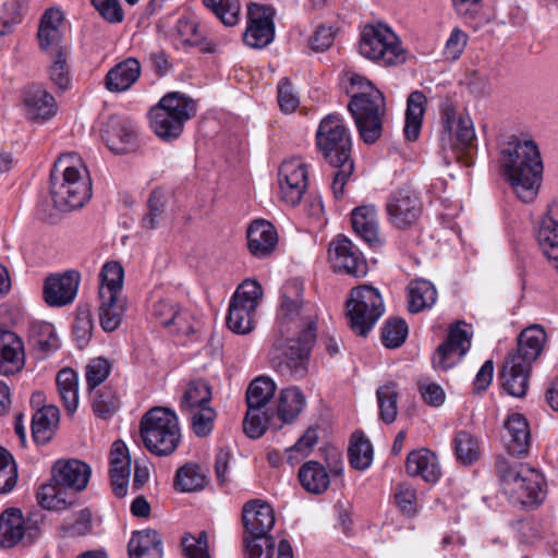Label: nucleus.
<instances>
[{
  "instance_id": "nucleus-1",
  "label": "nucleus",
  "mask_w": 558,
  "mask_h": 558,
  "mask_svg": "<svg viewBox=\"0 0 558 558\" xmlns=\"http://www.w3.org/2000/svg\"><path fill=\"white\" fill-rule=\"evenodd\" d=\"M303 286L287 282L278 315V336L271 350V362L277 371L294 379L308 372L312 348L316 340V315L303 303Z\"/></svg>"
},
{
  "instance_id": "nucleus-2",
  "label": "nucleus",
  "mask_w": 558,
  "mask_h": 558,
  "mask_svg": "<svg viewBox=\"0 0 558 558\" xmlns=\"http://www.w3.org/2000/svg\"><path fill=\"white\" fill-rule=\"evenodd\" d=\"M498 148V163L505 180L522 202H532L538 193L544 170L537 144L527 134H506Z\"/></svg>"
},
{
  "instance_id": "nucleus-3",
  "label": "nucleus",
  "mask_w": 558,
  "mask_h": 558,
  "mask_svg": "<svg viewBox=\"0 0 558 558\" xmlns=\"http://www.w3.org/2000/svg\"><path fill=\"white\" fill-rule=\"evenodd\" d=\"M316 146L323 158L337 169L331 190L336 198H341L353 173L354 162L351 157V134L340 114L329 113L322 119L316 132Z\"/></svg>"
},
{
  "instance_id": "nucleus-4",
  "label": "nucleus",
  "mask_w": 558,
  "mask_h": 558,
  "mask_svg": "<svg viewBox=\"0 0 558 558\" xmlns=\"http://www.w3.org/2000/svg\"><path fill=\"white\" fill-rule=\"evenodd\" d=\"M347 94L350 96L348 110L354 119L361 138L366 144H374L383 132L384 95L359 74L351 75Z\"/></svg>"
},
{
  "instance_id": "nucleus-5",
  "label": "nucleus",
  "mask_w": 558,
  "mask_h": 558,
  "mask_svg": "<svg viewBox=\"0 0 558 558\" xmlns=\"http://www.w3.org/2000/svg\"><path fill=\"white\" fill-rule=\"evenodd\" d=\"M243 543L247 558H274L277 550L269 532L275 525L274 509L265 501H247L242 510Z\"/></svg>"
},
{
  "instance_id": "nucleus-6",
  "label": "nucleus",
  "mask_w": 558,
  "mask_h": 558,
  "mask_svg": "<svg viewBox=\"0 0 558 558\" xmlns=\"http://www.w3.org/2000/svg\"><path fill=\"white\" fill-rule=\"evenodd\" d=\"M140 433L145 448L158 457L172 454L181 441L178 416L163 407H155L143 415Z\"/></svg>"
},
{
  "instance_id": "nucleus-7",
  "label": "nucleus",
  "mask_w": 558,
  "mask_h": 558,
  "mask_svg": "<svg viewBox=\"0 0 558 558\" xmlns=\"http://www.w3.org/2000/svg\"><path fill=\"white\" fill-rule=\"evenodd\" d=\"M195 114V101L179 92L166 94L148 113L151 130L163 142L178 140Z\"/></svg>"
},
{
  "instance_id": "nucleus-8",
  "label": "nucleus",
  "mask_w": 558,
  "mask_h": 558,
  "mask_svg": "<svg viewBox=\"0 0 558 558\" xmlns=\"http://www.w3.org/2000/svg\"><path fill=\"white\" fill-rule=\"evenodd\" d=\"M496 470L504 493L513 504L524 507L542 502V474L523 463H511L505 457L496 461Z\"/></svg>"
},
{
  "instance_id": "nucleus-9",
  "label": "nucleus",
  "mask_w": 558,
  "mask_h": 558,
  "mask_svg": "<svg viewBox=\"0 0 558 558\" xmlns=\"http://www.w3.org/2000/svg\"><path fill=\"white\" fill-rule=\"evenodd\" d=\"M63 20V13L51 8L41 16L37 32L39 48L45 52L51 49L49 77L53 85L62 92L66 90L70 85L68 53L65 47L60 46L64 38V33L60 29Z\"/></svg>"
},
{
  "instance_id": "nucleus-10",
  "label": "nucleus",
  "mask_w": 558,
  "mask_h": 558,
  "mask_svg": "<svg viewBox=\"0 0 558 558\" xmlns=\"http://www.w3.org/2000/svg\"><path fill=\"white\" fill-rule=\"evenodd\" d=\"M440 116L444 128L440 135L442 146L449 145L458 161L465 167H471L476 150V135L472 119L464 113L458 114L457 107L450 99L441 102Z\"/></svg>"
},
{
  "instance_id": "nucleus-11",
  "label": "nucleus",
  "mask_w": 558,
  "mask_h": 558,
  "mask_svg": "<svg viewBox=\"0 0 558 558\" xmlns=\"http://www.w3.org/2000/svg\"><path fill=\"white\" fill-rule=\"evenodd\" d=\"M360 53L384 66H396L407 60L400 38L386 25H366L362 31Z\"/></svg>"
},
{
  "instance_id": "nucleus-12",
  "label": "nucleus",
  "mask_w": 558,
  "mask_h": 558,
  "mask_svg": "<svg viewBox=\"0 0 558 558\" xmlns=\"http://www.w3.org/2000/svg\"><path fill=\"white\" fill-rule=\"evenodd\" d=\"M276 389L275 381L267 376L257 377L250 384L245 398L247 411L243 420V430L250 438L262 437L270 425L271 415L266 407Z\"/></svg>"
},
{
  "instance_id": "nucleus-13",
  "label": "nucleus",
  "mask_w": 558,
  "mask_h": 558,
  "mask_svg": "<svg viewBox=\"0 0 558 558\" xmlns=\"http://www.w3.org/2000/svg\"><path fill=\"white\" fill-rule=\"evenodd\" d=\"M347 312L352 331L366 337L384 313L381 295L371 286L354 288L347 301Z\"/></svg>"
},
{
  "instance_id": "nucleus-14",
  "label": "nucleus",
  "mask_w": 558,
  "mask_h": 558,
  "mask_svg": "<svg viewBox=\"0 0 558 558\" xmlns=\"http://www.w3.org/2000/svg\"><path fill=\"white\" fill-rule=\"evenodd\" d=\"M263 298L262 286L256 280H244L233 294L227 316V326L235 333H247L254 328L253 317Z\"/></svg>"
},
{
  "instance_id": "nucleus-15",
  "label": "nucleus",
  "mask_w": 558,
  "mask_h": 558,
  "mask_svg": "<svg viewBox=\"0 0 558 558\" xmlns=\"http://www.w3.org/2000/svg\"><path fill=\"white\" fill-rule=\"evenodd\" d=\"M43 523L44 514L40 511L33 512L24 519L20 509H7L0 515V545L12 548L20 542L33 544L41 534Z\"/></svg>"
},
{
  "instance_id": "nucleus-16",
  "label": "nucleus",
  "mask_w": 558,
  "mask_h": 558,
  "mask_svg": "<svg viewBox=\"0 0 558 558\" xmlns=\"http://www.w3.org/2000/svg\"><path fill=\"white\" fill-rule=\"evenodd\" d=\"M37 505L50 512L70 508V459H60L51 468L50 477L35 493Z\"/></svg>"
},
{
  "instance_id": "nucleus-17",
  "label": "nucleus",
  "mask_w": 558,
  "mask_h": 558,
  "mask_svg": "<svg viewBox=\"0 0 558 558\" xmlns=\"http://www.w3.org/2000/svg\"><path fill=\"white\" fill-rule=\"evenodd\" d=\"M105 145L116 155L135 151L138 146V128L136 122L122 114L108 117L100 128Z\"/></svg>"
},
{
  "instance_id": "nucleus-18",
  "label": "nucleus",
  "mask_w": 558,
  "mask_h": 558,
  "mask_svg": "<svg viewBox=\"0 0 558 558\" xmlns=\"http://www.w3.org/2000/svg\"><path fill=\"white\" fill-rule=\"evenodd\" d=\"M275 9L267 4L251 3L247 7V26L244 43L256 49L267 47L275 38Z\"/></svg>"
},
{
  "instance_id": "nucleus-19",
  "label": "nucleus",
  "mask_w": 558,
  "mask_h": 558,
  "mask_svg": "<svg viewBox=\"0 0 558 558\" xmlns=\"http://www.w3.org/2000/svg\"><path fill=\"white\" fill-rule=\"evenodd\" d=\"M329 255L336 272L363 278L368 271L367 262L362 252L344 235H338L331 241Z\"/></svg>"
},
{
  "instance_id": "nucleus-20",
  "label": "nucleus",
  "mask_w": 558,
  "mask_h": 558,
  "mask_svg": "<svg viewBox=\"0 0 558 558\" xmlns=\"http://www.w3.org/2000/svg\"><path fill=\"white\" fill-rule=\"evenodd\" d=\"M50 195L53 210L45 215L44 219L56 223L70 208V154L68 153L61 154L51 169Z\"/></svg>"
},
{
  "instance_id": "nucleus-21",
  "label": "nucleus",
  "mask_w": 558,
  "mask_h": 558,
  "mask_svg": "<svg viewBox=\"0 0 558 558\" xmlns=\"http://www.w3.org/2000/svg\"><path fill=\"white\" fill-rule=\"evenodd\" d=\"M307 167L299 158L281 163L279 168V185L281 199L290 206L298 205L307 187Z\"/></svg>"
},
{
  "instance_id": "nucleus-22",
  "label": "nucleus",
  "mask_w": 558,
  "mask_h": 558,
  "mask_svg": "<svg viewBox=\"0 0 558 558\" xmlns=\"http://www.w3.org/2000/svg\"><path fill=\"white\" fill-rule=\"evenodd\" d=\"M470 345L468 331L460 324L452 325L446 340L437 347L433 355V367L440 371L453 367L466 354Z\"/></svg>"
},
{
  "instance_id": "nucleus-23",
  "label": "nucleus",
  "mask_w": 558,
  "mask_h": 558,
  "mask_svg": "<svg viewBox=\"0 0 558 558\" xmlns=\"http://www.w3.org/2000/svg\"><path fill=\"white\" fill-rule=\"evenodd\" d=\"M386 210L390 222L398 229L412 226L422 213L417 195L410 189H400L389 196Z\"/></svg>"
},
{
  "instance_id": "nucleus-24",
  "label": "nucleus",
  "mask_w": 558,
  "mask_h": 558,
  "mask_svg": "<svg viewBox=\"0 0 558 558\" xmlns=\"http://www.w3.org/2000/svg\"><path fill=\"white\" fill-rule=\"evenodd\" d=\"M22 105L26 117L33 121L48 120L57 112L53 96L37 83L23 88Z\"/></svg>"
},
{
  "instance_id": "nucleus-25",
  "label": "nucleus",
  "mask_w": 558,
  "mask_h": 558,
  "mask_svg": "<svg viewBox=\"0 0 558 558\" xmlns=\"http://www.w3.org/2000/svg\"><path fill=\"white\" fill-rule=\"evenodd\" d=\"M153 316L160 325L172 328L177 333L190 335L194 331L193 315L171 300L156 302L153 306Z\"/></svg>"
},
{
  "instance_id": "nucleus-26",
  "label": "nucleus",
  "mask_w": 558,
  "mask_h": 558,
  "mask_svg": "<svg viewBox=\"0 0 558 558\" xmlns=\"http://www.w3.org/2000/svg\"><path fill=\"white\" fill-rule=\"evenodd\" d=\"M25 365L23 340L13 331L0 328V374L14 375Z\"/></svg>"
},
{
  "instance_id": "nucleus-27",
  "label": "nucleus",
  "mask_w": 558,
  "mask_h": 558,
  "mask_svg": "<svg viewBox=\"0 0 558 558\" xmlns=\"http://www.w3.org/2000/svg\"><path fill=\"white\" fill-rule=\"evenodd\" d=\"M247 247L252 255L265 258L272 254L278 243V233L272 223L255 220L246 232Z\"/></svg>"
},
{
  "instance_id": "nucleus-28",
  "label": "nucleus",
  "mask_w": 558,
  "mask_h": 558,
  "mask_svg": "<svg viewBox=\"0 0 558 558\" xmlns=\"http://www.w3.org/2000/svg\"><path fill=\"white\" fill-rule=\"evenodd\" d=\"M546 339L547 335L542 326H530L519 335L517 350L509 353L508 357L532 366L541 355Z\"/></svg>"
},
{
  "instance_id": "nucleus-29",
  "label": "nucleus",
  "mask_w": 558,
  "mask_h": 558,
  "mask_svg": "<svg viewBox=\"0 0 558 558\" xmlns=\"http://www.w3.org/2000/svg\"><path fill=\"white\" fill-rule=\"evenodd\" d=\"M506 448L511 456H524L531 445V433L526 418L520 413H513L505 422Z\"/></svg>"
},
{
  "instance_id": "nucleus-30",
  "label": "nucleus",
  "mask_w": 558,
  "mask_h": 558,
  "mask_svg": "<svg viewBox=\"0 0 558 558\" xmlns=\"http://www.w3.org/2000/svg\"><path fill=\"white\" fill-rule=\"evenodd\" d=\"M352 228L372 247L381 245L378 216L373 205L359 206L351 214Z\"/></svg>"
},
{
  "instance_id": "nucleus-31",
  "label": "nucleus",
  "mask_w": 558,
  "mask_h": 558,
  "mask_svg": "<svg viewBox=\"0 0 558 558\" xmlns=\"http://www.w3.org/2000/svg\"><path fill=\"white\" fill-rule=\"evenodd\" d=\"M532 366L507 356L500 371V380L504 389L511 396L521 398L529 388Z\"/></svg>"
},
{
  "instance_id": "nucleus-32",
  "label": "nucleus",
  "mask_w": 558,
  "mask_h": 558,
  "mask_svg": "<svg viewBox=\"0 0 558 558\" xmlns=\"http://www.w3.org/2000/svg\"><path fill=\"white\" fill-rule=\"evenodd\" d=\"M405 471L410 476H420L426 483H436L441 474L436 454L426 448L408 454Z\"/></svg>"
},
{
  "instance_id": "nucleus-33",
  "label": "nucleus",
  "mask_w": 558,
  "mask_h": 558,
  "mask_svg": "<svg viewBox=\"0 0 558 558\" xmlns=\"http://www.w3.org/2000/svg\"><path fill=\"white\" fill-rule=\"evenodd\" d=\"M141 63L136 58H126L110 69L105 77L108 90L121 93L130 89L140 78Z\"/></svg>"
},
{
  "instance_id": "nucleus-34",
  "label": "nucleus",
  "mask_w": 558,
  "mask_h": 558,
  "mask_svg": "<svg viewBox=\"0 0 558 558\" xmlns=\"http://www.w3.org/2000/svg\"><path fill=\"white\" fill-rule=\"evenodd\" d=\"M92 196L90 173L82 158L72 153V210L83 208Z\"/></svg>"
},
{
  "instance_id": "nucleus-35",
  "label": "nucleus",
  "mask_w": 558,
  "mask_h": 558,
  "mask_svg": "<svg viewBox=\"0 0 558 558\" xmlns=\"http://www.w3.org/2000/svg\"><path fill=\"white\" fill-rule=\"evenodd\" d=\"M426 105L427 98L421 90L412 92L407 99L403 134L409 142H415L420 136Z\"/></svg>"
},
{
  "instance_id": "nucleus-36",
  "label": "nucleus",
  "mask_w": 558,
  "mask_h": 558,
  "mask_svg": "<svg viewBox=\"0 0 558 558\" xmlns=\"http://www.w3.org/2000/svg\"><path fill=\"white\" fill-rule=\"evenodd\" d=\"M59 409L52 404L39 408L32 420L33 439L38 445L47 444L59 424Z\"/></svg>"
},
{
  "instance_id": "nucleus-37",
  "label": "nucleus",
  "mask_w": 558,
  "mask_h": 558,
  "mask_svg": "<svg viewBox=\"0 0 558 558\" xmlns=\"http://www.w3.org/2000/svg\"><path fill=\"white\" fill-rule=\"evenodd\" d=\"M28 342L40 357L51 354L60 347L53 325L47 322H33L29 325Z\"/></svg>"
},
{
  "instance_id": "nucleus-38",
  "label": "nucleus",
  "mask_w": 558,
  "mask_h": 558,
  "mask_svg": "<svg viewBox=\"0 0 558 558\" xmlns=\"http://www.w3.org/2000/svg\"><path fill=\"white\" fill-rule=\"evenodd\" d=\"M299 481L302 487L311 494L320 495L325 493L330 484L329 473L318 461H307L299 470Z\"/></svg>"
},
{
  "instance_id": "nucleus-39",
  "label": "nucleus",
  "mask_w": 558,
  "mask_h": 558,
  "mask_svg": "<svg viewBox=\"0 0 558 558\" xmlns=\"http://www.w3.org/2000/svg\"><path fill=\"white\" fill-rule=\"evenodd\" d=\"M99 298V324L104 331L112 332L122 323L126 305L121 296L98 295Z\"/></svg>"
},
{
  "instance_id": "nucleus-40",
  "label": "nucleus",
  "mask_w": 558,
  "mask_h": 558,
  "mask_svg": "<svg viewBox=\"0 0 558 558\" xmlns=\"http://www.w3.org/2000/svg\"><path fill=\"white\" fill-rule=\"evenodd\" d=\"M43 295L51 307H61L70 303V270L48 276L44 283Z\"/></svg>"
},
{
  "instance_id": "nucleus-41",
  "label": "nucleus",
  "mask_w": 558,
  "mask_h": 558,
  "mask_svg": "<svg viewBox=\"0 0 558 558\" xmlns=\"http://www.w3.org/2000/svg\"><path fill=\"white\" fill-rule=\"evenodd\" d=\"M170 38L177 46L183 48L198 47L203 45L204 36L198 29V23L192 15L178 17L169 31Z\"/></svg>"
},
{
  "instance_id": "nucleus-42",
  "label": "nucleus",
  "mask_w": 558,
  "mask_h": 558,
  "mask_svg": "<svg viewBox=\"0 0 558 558\" xmlns=\"http://www.w3.org/2000/svg\"><path fill=\"white\" fill-rule=\"evenodd\" d=\"M208 484L206 470L195 463H186L175 472L173 485L178 492L194 493L203 490Z\"/></svg>"
},
{
  "instance_id": "nucleus-43",
  "label": "nucleus",
  "mask_w": 558,
  "mask_h": 558,
  "mask_svg": "<svg viewBox=\"0 0 558 558\" xmlns=\"http://www.w3.org/2000/svg\"><path fill=\"white\" fill-rule=\"evenodd\" d=\"M305 404V396L298 387L282 389L277 404L278 418L286 424L292 423L303 411Z\"/></svg>"
},
{
  "instance_id": "nucleus-44",
  "label": "nucleus",
  "mask_w": 558,
  "mask_h": 558,
  "mask_svg": "<svg viewBox=\"0 0 558 558\" xmlns=\"http://www.w3.org/2000/svg\"><path fill=\"white\" fill-rule=\"evenodd\" d=\"M409 311L418 313L432 307L437 300L434 284L425 279L412 280L408 288Z\"/></svg>"
},
{
  "instance_id": "nucleus-45",
  "label": "nucleus",
  "mask_w": 558,
  "mask_h": 558,
  "mask_svg": "<svg viewBox=\"0 0 558 558\" xmlns=\"http://www.w3.org/2000/svg\"><path fill=\"white\" fill-rule=\"evenodd\" d=\"M94 322L90 306L87 303L78 304L75 312V322L72 325V339L77 349L83 350L92 340Z\"/></svg>"
},
{
  "instance_id": "nucleus-46",
  "label": "nucleus",
  "mask_w": 558,
  "mask_h": 558,
  "mask_svg": "<svg viewBox=\"0 0 558 558\" xmlns=\"http://www.w3.org/2000/svg\"><path fill=\"white\" fill-rule=\"evenodd\" d=\"M211 387L206 380H191L181 400V411L192 412L197 408L207 407L211 400Z\"/></svg>"
},
{
  "instance_id": "nucleus-47",
  "label": "nucleus",
  "mask_w": 558,
  "mask_h": 558,
  "mask_svg": "<svg viewBox=\"0 0 558 558\" xmlns=\"http://www.w3.org/2000/svg\"><path fill=\"white\" fill-rule=\"evenodd\" d=\"M124 270L118 262L106 263L99 274L98 295L121 296Z\"/></svg>"
},
{
  "instance_id": "nucleus-48",
  "label": "nucleus",
  "mask_w": 558,
  "mask_h": 558,
  "mask_svg": "<svg viewBox=\"0 0 558 558\" xmlns=\"http://www.w3.org/2000/svg\"><path fill=\"white\" fill-rule=\"evenodd\" d=\"M348 456L353 469L365 470L372 464L373 446L362 432L353 433Z\"/></svg>"
},
{
  "instance_id": "nucleus-49",
  "label": "nucleus",
  "mask_w": 558,
  "mask_h": 558,
  "mask_svg": "<svg viewBox=\"0 0 558 558\" xmlns=\"http://www.w3.org/2000/svg\"><path fill=\"white\" fill-rule=\"evenodd\" d=\"M120 405L117 390L112 386H105L95 393L93 412L98 418L107 421L118 412Z\"/></svg>"
},
{
  "instance_id": "nucleus-50",
  "label": "nucleus",
  "mask_w": 558,
  "mask_h": 558,
  "mask_svg": "<svg viewBox=\"0 0 558 558\" xmlns=\"http://www.w3.org/2000/svg\"><path fill=\"white\" fill-rule=\"evenodd\" d=\"M376 397L379 408V417L386 424L396 421L398 414V390L393 383L380 386L376 390Z\"/></svg>"
},
{
  "instance_id": "nucleus-51",
  "label": "nucleus",
  "mask_w": 558,
  "mask_h": 558,
  "mask_svg": "<svg viewBox=\"0 0 558 558\" xmlns=\"http://www.w3.org/2000/svg\"><path fill=\"white\" fill-rule=\"evenodd\" d=\"M203 3L226 26H234L239 23L240 0H203Z\"/></svg>"
},
{
  "instance_id": "nucleus-52",
  "label": "nucleus",
  "mask_w": 558,
  "mask_h": 558,
  "mask_svg": "<svg viewBox=\"0 0 558 558\" xmlns=\"http://www.w3.org/2000/svg\"><path fill=\"white\" fill-rule=\"evenodd\" d=\"M409 333L405 320L401 318L388 319L381 329V341L386 348L396 349L401 347Z\"/></svg>"
},
{
  "instance_id": "nucleus-53",
  "label": "nucleus",
  "mask_w": 558,
  "mask_h": 558,
  "mask_svg": "<svg viewBox=\"0 0 558 558\" xmlns=\"http://www.w3.org/2000/svg\"><path fill=\"white\" fill-rule=\"evenodd\" d=\"M153 549H162V539L159 533L151 529L134 532L128 544L129 554Z\"/></svg>"
},
{
  "instance_id": "nucleus-54",
  "label": "nucleus",
  "mask_w": 558,
  "mask_h": 558,
  "mask_svg": "<svg viewBox=\"0 0 558 558\" xmlns=\"http://www.w3.org/2000/svg\"><path fill=\"white\" fill-rule=\"evenodd\" d=\"M457 458L465 465L472 464L480 457L477 440L468 432H459L454 438Z\"/></svg>"
},
{
  "instance_id": "nucleus-55",
  "label": "nucleus",
  "mask_w": 558,
  "mask_h": 558,
  "mask_svg": "<svg viewBox=\"0 0 558 558\" xmlns=\"http://www.w3.org/2000/svg\"><path fill=\"white\" fill-rule=\"evenodd\" d=\"M181 545L185 558H210L206 531H201L197 536L185 534Z\"/></svg>"
},
{
  "instance_id": "nucleus-56",
  "label": "nucleus",
  "mask_w": 558,
  "mask_h": 558,
  "mask_svg": "<svg viewBox=\"0 0 558 558\" xmlns=\"http://www.w3.org/2000/svg\"><path fill=\"white\" fill-rule=\"evenodd\" d=\"M192 428L196 436L207 437L214 429L217 413L210 407H201L191 412Z\"/></svg>"
},
{
  "instance_id": "nucleus-57",
  "label": "nucleus",
  "mask_w": 558,
  "mask_h": 558,
  "mask_svg": "<svg viewBox=\"0 0 558 558\" xmlns=\"http://www.w3.org/2000/svg\"><path fill=\"white\" fill-rule=\"evenodd\" d=\"M111 363L105 357H95L86 366L85 377L88 389L100 386L110 375Z\"/></svg>"
},
{
  "instance_id": "nucleus-58",
  "label": "nucleus",
  "mask_w": 558,
  "mask_h": 558,
  "mask_svg": "<svg viewBox=\"0 0 558 558\" xmlns=\"http://www.w3.org/2000/svg\"><path fill=\"white\" fill-rule=\"evenodd\" d=\"M395 502L400 511L408 517H413L417 512L416 490L409 484L399 483L396 486Z\"/></svg>"
},
{
  "instance_id": "nucleus-59",
  "label": "nucleus",
  "mask_w": 558,
  "mask_h": 558,
  "mask_svg": "<svg viewBox=\"0 0 558 558\" xmlns=\"http://www.w3.org/2000/svg\"><path fill=\"white\" fill-rule=\"evenodd\" d=\"M98 14L110 24H119L124 20V11L120 0H90Z\"/></svg>"
},
{
  "instance_id": "nucleus-60",
  "label": "nucleus",
  "mask_w": 558,
  "mask_h": 558,
  "mask_svg": "<svg viewBox=\"0 0 558 558\" xmlns=\"http://www.w3.org/2000/svg\"><path fill=\"white\" fill-rule=\"evenodd\" d=\"M278 104L282 112L292 113L300 106L299 96L294 93L291 81L282 78L278 84Z\"/></svg>"
},
{
  "instance_id": "nucleus-61",
  "label": "nucleus",
  "mask_w": 558,
  "mask_h": 558,
  "mask_svg": "<svg viewBox=\"0 0 558 558\" xmlns=\"http://www.w3.org/2000/svg\"><path fill=\"white\" fill-rule=\"evenodd\" d=\"M417 389L423 401L430 407H440L446 399V395L440 385L422 378L417 381Z\"/></svg>"
},
{
  "instance_id": "nucleus-62",
  "label": "nucleus",
  "mask_w": 558,
  "mask_h": 558,
  "mask_svg": "<svg viewBox=\"0 0 558 558\" xmlns=\"http://www.w3.org/2000/svg\"><path fill=\"white\" fill-rule=\"evenodd\" d=\"M109 472L131 473V458L122 440H116L112 445Z\"/></svg>"
},
{
  "instance_id": "nucleus-63",
  "label": "nucleus",
  "mask_w": 558,
  "mask_h": 558,
  "mask_svg": "<svg viewBox=\"0 0 558 558\" xmlns=\"http://www.w3.org/2000/svg\"><path fill=\"white\" fill-rule=\"evenodd\" d=\"M148 213L142 218L141 226L143 229L153 230L157 227L159 219L165 213V203L157 192H153L148 198Z\"/></svg>"
},
{
  "instance_id": "nucleus-64",
  "label": "nucleus",
  "mask_w": 558,
  "mask_h": 558,
  "mask_svg": "<svg viewBox=\"0 0 558 558\" xmlns=\"http://www.w3.org/2000/svg\"><path fill=\"white\" fill-rule=\"evenodd\" d=\"M318 441V433L314 427H308L304 435L289 449H287L288 461L293 463V452L300 453L302 457H306L311 453L312 449Z\"/></svg>"
}]
</instances>
